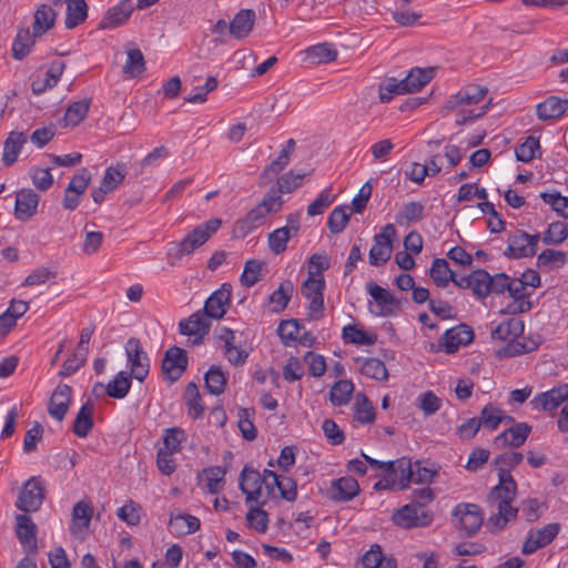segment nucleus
Here are the masks:
<instances>
[{"label":"nucleus","mask_w":568,"mask_h":568,"mask_svg":"<svg viewBox=\"0 0 568 568\" xmlns=\"http://www.w3.org/2000/svg\"><path fill=\"white\" fill-rule=\"evenodd\" d=\"M521 460L523 454L516 452L503 453L494 460V464L498 466L499 483L490 489L487 504L496 508L497 513L489 517L488 524L498 530L503 529L518 514L519 509L511 506L517 495V484L510 470L519 465Z\"/></svg>","instance_id":"f257e3e1"},{"label":"nucleus","mask_w":568,"mask_h":568,"mask_svg":"<svg viewBox=\"0 0 568 568\" xmlns=\"http://www.w3.org/2000/svg\"><path fill=\"white\" fill-rule=\"evenodd\" d=\"M221 224L220 219H211L196 226L181 241L173 242L166 254L169 258H173L171 264L173 265L183 256L190 255L201 247L220 229Z\"/></svg>","instance_id":"f03ea898"},{"label":"nucleus","mask_w":568,"mask_h":568,"mask_svg":"<svg viewBox=\"0 0 568 568\" xmlns=\"http://www.w3.org/2000/svg\"><path fill=\"white\" fill-rule=\"evenodd\" d=\"M324 276H315L314 271H308V276L302 284L301 294L310 301L307 315L311 320L317 321L324 315Z\"/></svg>","instance_id":"7ed1b4c3"},{"label":"nucleus","mask_w":568,"mask_h":568,"mask_svg":"<svg viewBox=\"0 0 568 568\" xmlns=\"http://www.w3.org/2000/svg\"><path fill=\"white\" fill-rule=\"evenodd\" d=\"M539 241V233L528 234L523 230H515L508 235V245L504 255L514 260L534 256L537 253Z\"/></svg>","instance_id":"20e7f679"},{"label":"nucleus","mask_w":568,"mask_h":568,"mask_svg":"<svg viewBox=\"0 0 568 568\" xmlns=\"http://www.w3.org/2000/svg\"><path fill=\"white\" fill-rule=\"evenodd\" d=\"M44 497L43 479L40 476H32L21 487L16 506L24 513H33L41 507Z\"/></svg>","instance_id":"39448f33"},{"label":"nucleus","mask_w":568,"mask_h":568,"mask_svg":"<svg viewBox=\"0 0 568 568\" xmlns=\"http://www.w3.org/2000/svg\"><path fill=\"white\" fill-rule=\"evenodd\" d=\"M396 229L388 223L381 232L374 235V245L369 250L368 260L373 266H381L387 263L392 256L393 242L396 239Z\"/></svg>","instance_id":"423d86ee"},{"label":"nucleus","mask_w":568,"mask_h":568,"mask_svg":"<svg viewBox=\"0 0 568 568\" xmlns=\"http://www.w3.org/2000/svg\"><path fill=\"white\" fill-rule=\"evenodd\" d=\"M452 515L458 521L459 531H462L466 537L476 535L484 520L480 507L470 503L458 504L454 508Z\"/></svg>","instance_id":"0eeeda50"},{"label":"nucleus","mask_w":568,"mask_h":568,"mask_svg":"<svg viewBox=\"0 0 568 568\" xmlns=\"http://www.w3.org/2000/svg\"><path fill=\"white\" fill-rule=\"evenodd\" d=\"M392 520L400 528L412 529L429 526L434 520V516L428 510L408 504L397 509L393 514Z\"/></svg>","instance_id":"6e6552de"},{"label":"nucleus","mask_w":568,"mask_h":568,"mask_svg":"<svg viewBox=\"0 0 568 568\" xmlns=\"http://www.w3.org/2000/svg\"><path fill=\"white\" fill-rule=\"evenodd\" d=\"M125 354L130 365L131 377L139 382H143L149 375L150 359L136 337L128 339L125 344Z\"/></svg>","instance_id":"1a4fd4ad"},{"label":"nucleus","mask_w":568,"mask_h":568,"mask_svg":"<svg viewBox=\"0 0 568 568\" xmlns=\"http://www.w3.org/2000/svg\"><path fill=\"white\" fill-rule=\"evenodd\" d=\"M91 182V173L88 169H80L70 180L64 190L62 200L63 209L74 211L80 204L81 197L85 193Z\"/></svg>","instance_id":"9d476101"},{"label":"nucleus","mask_w":568,"mask_h":568,"mask_svg":"<svg viewBox=\"0 0 568 568\" xmlns=\"http://www.w3.org/2000/svg\"><path fill=\"white\" fill-rule=\"evenodd\" d=\"M186 352L179 347L172 346L164 353L161 371L165 379L171 383L176 382L187 368Z\"/></svg>","instance_id":"9b49d317"},{"label":"nucleus","mask_w":568,"mask_h":568,"mask_svg":"<svg viewBox=\"0 0 568 568\" xmlns=\"http://www.w3.org/2000/svg\"><path fill=\"white\" fill-rule=\"evenodd\" d=\"M37 525L27 514L16 516V535L27 555L38 552Z\"/></svg>","instance_id":"f8f14e48"},{"label":"nucleus","mask_w":568,"mask_h":568,"mask_svg":"<svg viewBox=\"0 0 568 568\" xmlns=\"http://www.w3.org/2000/svg\"><path fill=\"white\" fill-rule=\"evenodd\" d=\"M232 294V285L223 283L219 290L213 292L204 303L203 312L211 320H221L226 313L230 305Z\"/></svg>","instance_id":"ddd939ff"},{"label":"nucleus","mask_w":568,"mask_h":568,"mask_svg":"<svg viewBox=\"0 0 568 568\" xmlns=\"http://www.w3.org/2000/svg\"><path fill=\"white\" fill-rule=\"evenodd\" d=\"M367 292L376 302L377 311H372L376 316H394L396 308L399 307V301L387 290L375 282L367 283Z\"/></svg>","instance_id":"4468645a"},{"label":"nucleus","mask_w":568,"mask_h":568,"mask_svg":"<svg viewBox=\"0 0 568 568\" xmlns=\"http://www.w3.org/2000/svg\"><path fill=\"white\" fill-rule=\"evenodd\" d=\"M359 493V485L352 476H344L331 481L326 496L334 501L346 503Z\"/></svg>","instance_id":"2eb2a0df"},{"label":"nucleus","mask_w":568,"mask_h":568,"mask_svg":"<svg viewBox=\"0 0 568 568\" xmlns=\"http://www.w3.org/2000/svg\"><path fill=\"white\" fill-rule=\"evenodd\" d=\"M488 89L478 84H469L452 95L445 103L446 110H455L464 105L479 103L487 94Z\"/></svg>","instance_id":"dca6fc26"},{"label":"nucleus","mask_w":568,"mask_h":568,"mask_svg":"<svg viewBox=\"0 0 568 568\" xmlns=\"http://www.w3.org/2000/svg\"><path fill=\"white\" fill-rule=\"evenodd\" d=\"M263 479L258 470L244 466L239 479V487L246 495V503L258 501L262 494Z\"/></svg>","instance_id":"f3484780"},{"label":"nucleus","mask_w":568,"mask_h":568,"mask_svg":"<svg viewBox=\"0 0 568 568\" xmlns=\"http://www.w3.org/2000/svg\"><path fill=\"white\" fill-rule=\"evenodd\" d=\"M72 388L67 384H60L53 390L49 405L48 413L54 419L63 420L69 406L71 404Z\"/></svg>","instance_id":"a211bd4d"},{"label":"nucleus","mask_w":568,"mask_h":568,"mask_svg":"<svg viewBox=\"0 0 568 568\" xmlns=\"http://www.w3.org/2000/svg\"><path fill=\"white\" fill-rule=\"evenodd\" d=\"M566 399H568V384H561L547 392L537 394L531 404L536 409L550 412L558 408Z\"/></svg>","instance_id":"6ab92c4d"},{"label":"nucleus","mask_w":568,"mask_h":568,"mask_svg":"<svg viewBox=\"0 0 568 568\" xmlns=\"http://www.w3.org/2000/svg\"><path fill=\"white\" fill-rule=\"evenodd\" d=\"M133 11V3L131 0H121L114 7H111L105 12L100 21L98 29H114L125 23Z\"/></svg>","instance_id":"aec40b11"},{"label":"nucleus","mask_w":568,"mask_h":568,"mask_svg":"<svg viewBox=\"0 0 568 568\" xmlns=\"http://www.w3.org/2000/svg\"><path fill=\"white\" fill-rule=\"evenodd\" d=\"M531 432V427L527 423H516L510 428L504 430L495 437L494 445L497 448H505L507 446L520 447L526 442Z\"/></svg>","instance_id":"412c9836"},{"label":"nucleus","mask_w":568,"mask_h":568,"mask_svg":"<svg viewBox=\"0 0 568 568\" xmlns=\"http://www.w3.org/2000/svg\"><path fill=\"white\" fill-rule=\"evenodd\" d=\"M211 325L210 317L203 311H197L187 320L180 322L179 331L186 336L197 335L199 337L194 342L199 343L204 335L209 334Z\"/></svg>","instance_id":"4be33fe9"},{"label":"nucleus","mask_w":568,"mask_h":568,"mask_svg":"<svg viewBox=\"0 0 568 568\" xmlns=\"http://www.w3.org/2000/svg\"><path fill=\"white\" fill-rule=\"evenodd\" d=\"M474 339V331L466 324L447 329L443 336L445 352L453 354L460 345H468Z\"/></svg>","instance_id":"5701e85b"},{"label":"nucleus","mask_w":568,"mask_h":568,"mask_svg":"<svg viewBox=\"0 0 568 568\" xmlns=\"http://www.w3.org/2000/svg\"><path fill=\"white\" fill-rule=\"evenodd\" d=\"M65 63L61 60H54L45 71L43 77L37 75L31 83V90L34 94H42L47 90L57 85L63 71Z\"/></svg>","instance_id":"b1692460"},{"label":"nucleus","mask_w":568,"mask_h":568,"mask_svg":"<svg viewBox=\"0 0 568 568\" xmlns=\"http://www.w3.org/2000/svg\"><path fill=\"white\" fill-rule=\"evenodd\" d=\"M39 195L31 189H22L17 193L14 215L20 221H27L37 213Z\"/></svg>","instance_id":"393cba45"},{"label":"nucleus","mask_w":568,"mask_h":568,"mask_svg":"<svg viewBox=\"0 0 568 568\" xmlns=\"http://www.w3.org/2000/svg\"><path fill=\"white\" fill-rule=\"evenodd\" d=\"M568 110V99L550 95L536 105L537 118L541 121L557 120Z\"/></svg>","instance_id":"a878e982"},{"label":"nucleus","mask_w":568,"mask_h":568,"mask_svg":"<svg viewBox=\"0 0 568 568\" xmlns=\"http://www.w3.org/2000/svg\"><path fill=\"white\" fill-rule=\"evenodd\" d=\"M255 22V13L251 9L240 10L229 26V34L237 40L246 38Z\"/></svg>","instance_id":"bb28decb"},{"label":"nucleus","mask_w":568,"mask_h":568,"mask_svg":"<svg viewBox=\"0 0 568 568\" xmlns=\"http://www.w3.org/2000/svg\"><path fill=\"white\" fill-rule=\"evenodd\" d=\"M93 516V508L89 501L80 500L73 506L71 534L81 536L90 526Z\"/></svg>","instance_id":"cd10ccee"},{"label":"nucleus","mask_w":568,"mask_h":568,"mask_svg":"<svg viewBox=\"0 0 568 568\" xmlns=\"http://www.w3.org/2000/svg\"><path fill=\"white\" fill-rule=\"evenodd\" d=\"M27 142V135L23 132L12 131L8 134L3 143L2 163L4 166H11L16 163L23 144Z\"/></svg>","instance_id":"c85d7f7f"},{"label":"nucleus","mask_w":568,"mask_h":568,"mask_svg":"<svg viewBox=\"0 0 568 568\" xmlns=\"http://www.w3.org/2000/svg\"><path fill=\"white\" fill-rule=\"evenodd\" d=\"M57 13L49 4H40L33 16V37H41L50 30L55 22Z\"/></svg>","instance_id":"c756f323"},{"label":"nucleus","mask_w":568,"mask_h":568,"mask_svg":"<svg viewBox=\"0 0 568 568\" xmlns=\"http://www.w3.org/2000/svg\"><path fill=\"white\" fill-rule=\"evenodd\" d=\"M266 214L257 205L251 209L247 214L235 223L234 232L244 237L266 221Z\"/></svg>","instance_id":"7c9ffc66"},{"label":"nucleus","mask_w":568,"mask_h":568,"mask_svg":"<svg viewBox=\"0 0 568 568\" xmlns=\"http://www.w3.org/2000/svg\"><path fill=\"white\" fill-rule=\"evenodd\" d=\"M434 77V69L413 68L407 75L400 80V84L407 93L420 91Z\"/></svg>","instance_id":"2f4dec72"},{"label":"nucleus","mask_w":568,"mask_h":568,"mask_svg":"<svg viewBox=\"0 0 568 568\" xmlns=\"http://www.w3.org/2000/svg\"><path fill=\"white\" fill-rule=\"evenodd\" d=\"M93 413L94 403L92 400H87L79 409L72 427L78 437L84 438L91 432L94 424Z\"/></svg>","instance_id":"473e14b6"},{"label":"nucleus","mask_w":568,"mask_h":568,"mask_svg":"<svg viewBox=\"0 0 568 568\" xmlns=\"http://www.w3.org/2000/svg\"><path fill=\"white\" fill-rule=\"evenodd\" d=\"M220 338L224 341L225 356L227 361L234 366H242L245 364L248 353L234 345L235 334L230 328H223Z\"/></svg>","instance_id":"72a5a7b5"},{"label":"nucleus","mask_w":568,"mask_h":568,"mask_svg":"<svg viewBox=\"0 0 568 568\" xmlns=\"http://www.w3.org/2000/svg\"><path fill=\"white\" fill-rule=\"evenodd\" d=\"M524 321L517 317H511L498 324L491 331V338L499 341H511L517 338L524 333Z\"/></svg>","instance_id":"f704fd0d"},{"label":"nucleus","mask_w":568,"mask_h":568,"mask_svg":"<svg viewBox=\"0 0 568 568\" xmlns=\"http://www.w3.org/2000/svg\"><path fill=\"white\" fill-rule=\"evenodd\" d=\"M393 467L387 471L394 476V481H398L397 489H406L410 481H413V463L407 457H402L396 460H392Z\"/></svg>","instance_id":"c9c22d12"},{"label":"nucleus","mask_w":568,"mask_h":568,"mask_svg":"<svg viewBox=\"0 0 568 568\" xmlns=\"http://www.w3.org/2000/svg\"><path fill=\"white\" fill-rule=\"evenodd\" d=\"M65 28L74 29L88 18V4L84 0H65Z\"/></svg>","instance_id":"e433bc0d"},{"label":"nucleus","mask_w":568,"mask_h":568,"mask_svg":"<svg viewBox=\"0 0 568 568\" xmlns=\"http://www.w3.org/2000/svg\"><path fill=\"white\" fill-rule=\"evenodd\" d=\"M526 285L518 278H510L507 292L514 298L517 306L510 313H525L531 310V302L528 300L529 295L525 293Z\"/></svg>","instance_id":"4c0bfd02"},{"label":"nucleus","mask_w":568,"mask_h":568,"mask_svg":"<svg viewBox=\"0 0 568 568\" xmlns=\"http://www.w3.org/2000/svg\"><path fill=\"white\" fill-rule=\"evenodd\" d=\"M184 399L189 416L193 419L202 418L205 408L202 404L201 394L195 383L191 382L186 385L184 390Z\"/></svg>","instance_id":"58836bf2"},{"label":"nucleus","mask_w":568,"mask_h":568,"mask_svg":"<svg viewBox=\"0 0 568 568\" xmlns=\"http://www.w3.org/2000/svg\"><path fill=\"white\" fill-rule=\"evenodd\" d=\"M538 346L539 343L534 339L519 341L514 338L509 341L506 346L498 349L496 354L499 358H507L534 352Z\"/></svg>","instance_id":"ea45409f"},{"label":"nucleus","mask_w":568,"mask_h":568,"mask_svg":"<svg viewBox=\"0 0 568 568\" xmlns=\"http://www.w3.org/2000/svg\"><path fill=\"white\" fill-rule=\"evenodd\" d=\"M37 38L38 37H33V32L31 33L29 28L19 29L12 43V57L17 60L26 58L34 45Z\"/></svg>","instance_id":"a19ab883"},{"label":"nucleus","mask_w":568,"mask_h":568,"mask_svg":"<svg viewBox=\"0 0 568 568\" xmlns=\"http://www.w3.org/2000/svg\"><path fill=\"white\" fill-rule=\"evenodd\" d=\"M307 60L312 63L321 64L336 60L337 51L333 44L318 43L311 45L305 51Z\"/></svg>","instance_id":"79ce46f5"},{"label":"nucleus","mask_w":568,"mask_h":568,"mask_svg":"<svg viewBox=\"0 0 568 568\" xmlns=\"http://www.w3.org/2000/svg\"><path fill=\"white\" fill-rule=\"evenodd\" d=\"M90 109V100L83 99L71 103L64 113L63 122L64 126H77L81 123L88 115Z\"/></svg>","instance_id":"37998d69"},{"label":"nucleus","mask_w":568,"mask_h":568,"mask_svg":"<svg viewBox=\"0 0 568 568\" xmlns=\"http://www.w3.org/2000/svg\"><path fill=\"white\" fill-rule=\"evenodd\" d=\"M505 419V413L496 404L488 403L480 412L478 420L480 426L488 430H495Z\"/></svg>","instance_id":"c03bdc74"},{"label":"nucleus","mask_w":568,"mask_h":568,"mask_svg":"<svg viewBox=\"0 0 568 568\" xmlns=\"http://www.w3.org/2000/svg\"><path fill=\"white\" fill-rule=\"evenodd\" d=\"M294 287L291 281H284L280 286L270 295L268 302L273 305V312H283L293 294Z\"/></svg>","instance_id":"a18cd8bd"},{"label":"nucleus","mask_w":568,"mask_h":568,"mask_svg":"<svg viewBox=\"0 0 568 568\" xmlns=\"http://www.w3.org/2000/svg\"><path fill=\"white\" fill-rule=\"evenodd\" d=\"M169 524L181 535L193 534L200 529V519L189 514H171Z\"/></svg>","instance_id":"49530a36"},{"label":"nucleus","mask_w":568,"mask_h":568,"mask_svg":"<svg viewBox=\"0 0 568 568\" xmlns=\"http://www.w3.org/2000/svg\"><path fill=\"white\" fill-rule=\"evenodd\" d=\"M205 388L212 395H221L225 390L227 377L219 366H211L204 375Z\"/></svg>","instance_id":"de8ad7c7"},{"label":"nucleus","mask_w":568,"mask_h":568,"mask_svg":"<svg viewBox=\"0 0 568 568\" xmlns=\"http://www.w3.org/2000/svg\"><path fill=\"white\" fill-rule=\"evenodd\" d=\"M454 273L445 258H435L430 266L429 276L438 287H446Z\"/></svg>","instance_id":"09e8293b"},{"label":"nucleus","mask_w":568,"mask_h":568,"mask_svg":"<svg viewBox=\"0 0 568 568\" xmlns=\"http://www.w3.org/2000/svg\"><path fill=\"white\" fill-rule=\"evenodd\" d=\"M354 418L361 424H371L375 420V408L364 394H357L354 404Z\"/></svg>","instance_id":"8fccbe9b"},{"label":"nucleus","mask_w":568,"mask_h":568,"mask_svg":"<svg viewBox=\"0 0 568 568\" xmlns=\"http://www.w3.org/2000/svg\"><path fill=\"white\" fill-rule=\"evenodd\" d=\"M131 388V376L120 372L105 386L108 396L116 399L124 398Z\"/></svg>","instance_id":"3c124183"},{"label":"nucleus","mask_w":568,"mask_h":568,"mask_svg":"<svg viewBox=\"0 0 568 568\" xmlns=\"http://www.w3.org/2000/svg\"><path fill=\"white\" fill-rule=\"evenodd\" d=\"M568 237V225L562 221H555L550 223L544 232L542 240L546 245H559Z\"/></svg>","instance_id":"603ef678"},{"label":"nucleus","mask_w":568,"mask_h":568,"mask_svg":"<svg viewBox=\"0 0 568 568\" xmlns=\"http://www.w3.org/2000/svg\"><path fill=\"white\" fill-rule=\"evenodd\" d=\"M354 385L351 381H337L329 390V400L334 406H343L351 399Z\"/></svg>","instance_id":"864d4df0"},{"label":"nucleus","mask_w":568,"mask_h":568,"mask_svg":"<svg viewBox=\"0 0 568 568\" xmlns=\"http://www.w3.org/2000/svg\"><path fill=\"white\" fill-rule=\"evenodd\" d=\"M145 70V60L140 49H130L126 52V61L123 65V73L134 78Z\"/></svg>","instance_id":"5fc2aeb1"},{"label":"nucleus","mask_w":568,"mask_h":568,"mask_svg":"<svg viewBox=\"0 0 568 568\" xmlns=\"http://www.w3.org/2000/svg\"><path fill=\"white\" fill-rule=\"evenodd\" d=\"M343 338L348 343L365 346L374 345L377 339L375 334L359 329L356 325L345 326L343 328Z\"/></svg>","instance_id":"6e6d98bb"},{"label":"nucleus","mask_w":568,"mask_h":568,"mask_svg":"<svg viewBox=\"0 0 568 568\" xmlns=\"http://www.w3.org/2000/svg\"><path fill=\"white\" fill-rule=\"evenodd\" d=\"M470 278L473 294L478 298L487 297L489 295L490 274L483 268H478L470 273Z\"/></svg>","instance_id":"4d7b16f0"},{"label":"nucleus","mask_w":568,"mask_h":568,"mask_svg":"<svg viewBox=\"0 0 568 568\" xmlns=\"http://www.w3.org/2000/svg\"><path fill=\"white\" fill-rule=\"evenodd\" d=\"M361 373L376 381H386L388 378V372L384 362L375 357L366 358L363 362Z\"/></svg>","instance_id":"13d9d810"},{"label":"nucleus","mask_w":568,"mask_h":568,"mask_svg":"<svg viewBox=\"0 0 568 568\" xmlns=\"http://www.w3.org/2000/svg\"><path fill=\"white\" fill-rule=\"evenodd\" d=\"M423 215L424 206L419 202L412 201L404 204L402 211L396 214L395 220L399 225H404L422 220Z\"/></svg>","instance_id":"bf43d9fd"},{"label":"nucleus","mask_w":568,"mask_h":568,"mask_svg":"<svg viewBox=\"0 0 568 568\" xmlns=\"http://www.w3.org/2000/svg\"><path fill=\"white\" fill-rule=\"evenodd\" d=\"M301 325L297 320H283L277 326V334L285 346H290L298 338Z\"/></svg>","instance_id":"052dcab7"},{"label":"nucleus","mask_w":568,"mask_h":568,"mask_svg":"<svg viewBox=\"0 0 568 568\" xmlns=\"http://www.w3.org/2000/svg\"><path fill=\"white\" fill-rule=\"evenodd\" d=\"M283 203L284 201L282 199L281 190L277 187H271L257 206L267 215L280 212Z\"/></svg>","instance_id":"680f3d73"},{"label":"nucleus","mask_w":568,"mask_h":568,"mask_svg":"<svg viewBox=\"0 0 568 568\" xmlns=\"http://www.w3.org/2000/svg\"><path fill=\"white\" fill-rule=\"evenodd\" d=\"M264 262L257 260H250L245 263L244 270L240 277L241 284L245 287L255 285L261 280V272Z\"/></svg>","instance_id":"e2e57ef3"},{"label":"nucleus","mask_w":568,"mask_h":568,"mask_svg":"<svg viewBox=\"0 0 568 568\" xmlns=\"http://www.w3.org/2000/svg\"><path fill=\"white\" fill-rule=\"evenodd\" d=\"M567 263L566 253L562 251H555L551 248L544 250L537 256V265L539 267H561Z\"/></svg>","instance_id":"0e129e2a"},{"label":"nucleus","mask_w":568,"mask_h":568,"mask_svg":"<svg viewBox=\"0 0 568 568\" xmlns=\"http://www.w3.org/2000/svg\"><path fill=\"white\" fill-rule=\"evenodd\" d=\"M540 150L539 140L529 135L519 146L515 149L517 161L528 163L536 158V152Z\"/></svg>","instance_id":"69168bd1"},{"label":"nucleus","mask_w":568,"mask_h":568,"mask_svg":"<svg viewBox=\"0 0 568 568\" xmlns=\"http://www.w3.org/2000/svg\"><path fill=\"white\" fill-rule=\"evenodd\" d=\"M124 164L118 163L115 166H109L102 178L101 184L106 191H114L124 180Z\"/></svg>","instance_id":"338daca9"},{"label":"nucleus","mask_w":568,"mask_h":568,"mask_svg":"<svg viewBox=\"0 0 568 568\" xmlns=\"http://www.w3.org/2000/svg\"><path fill=\"white\" fill-rule=\"evenodd\" d=\"M540 197L546 204H549L551 209L561 217L568 219V197L562 196L559 192L555 193H540Z\"/></svg>","instance_id":"774afa93"}]
</instances>
